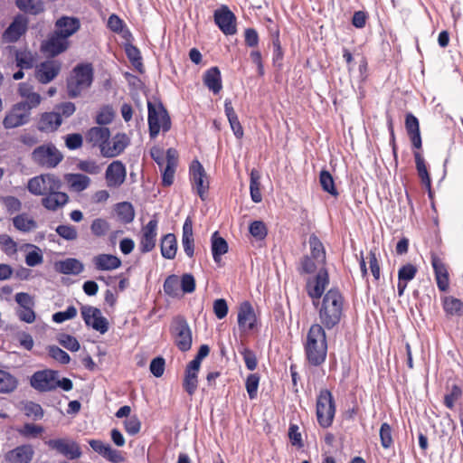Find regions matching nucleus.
Masks as SVG:
<instances>
[{"label":"nucleus","mask_w":463,"mask_h":463,"mask_svg":"<svg viewBox=\"0 0 463 463\" xmlns=\"http://www.w3.org/2000/svg\"><path fill=\"white\" fill-rule=\"evenodd\" d=\"M61 180L53 174H42L29 179L28 191L36 196H43L42 205L48 211L55 212L69 203V195L61 192Z\"/></svg>","instance_id":"1"},{"label":"nucleus","mask_w":463,"mask_h":463,"mask_svg":"<svg viewBox=\"0 0 463 463\" xmlns=\"http://www.w3.org/2000/svg\"><path fill=\"white\" fill-rule=\"evenodd\" d=\"M312 304L317 311L319 321L314 325H321L324 330L337 328L345 317V298L336 287L326 291L320 299Z\"/></svg>","instance_id":"2"},{"label":"nucleus","mask_w":463,"mask_h":463,"mask_svg":"<svg viewBox=\"0 0 463 463\" xmlns=\"http://www.w3.org/2000/svg\"><path fill=\"white\" fill-rule=\"evenodd\" d=\"M404 125L412 148L414 149L413 156L418 175L421 183L430 192L431 179L427 170L425 160L420 152L422 148V139L420 135V121L412 113L409 112L405 116Z\"/></svg>","instance_id":"3"},{"label":"nucleus","mask_w":463,"mask_h":463,"mask_svg":"<svg viewBox=\"0 0 463 463\" xmlns=\"http://www.w3.org/2000/svg\"><path fill=\"white\" fill-rule=\"evenodd\" d=\"M321 326V325H311L304 344L307 362L314 367L322 365L327 354L326 330L322 329Z\"/></svg>","instance_id":"4"},{"label":"nucleus","mask_w":463,"mask_h":463,"mask_svg":"<svg viewBox=\"0 0 463 463\" xmlns=\"http://www.w3.org/2000/svg\"><path fill=\"white\" fill-rule=\"evenodd\" d=\"M93 81V68L90 63L75 66L67 79V93L70 98H77L89 89Z\"/></svg>","instance_id":"5"},{"label":"nucleus","mask_w":463,"mask_h":463,"mask_svg":"<svg viewBox=\"0 0 463 463\" xmlns=\"http://www.w3.org/2000/svg\"><path fill=\"white\" fill-rule=\"evenodd\" d=\"M63 154L52 142L36 146L31 153L32 162L45 169L55 168L63 160Z\"/></svg>","instance_id":"6"},{"label":"nucleus","mask_w":463,"mask_h":463,"mask_svg":"<svg viewBox=\"0 0 463 463\" xmlns=\"http://www.w3.org/2000/svg\"><path fill=\"white\" fill-rule=\"evenodd\" d=\"M335 411V402L332 392L327 389L320 390L316 404V414L319 426L323 429L332 426Z\"/></svg>","instance_id":"7"},{"label":"nucleus","mask_w":463,"mask_h":463,"mask_svg":"<svg viewBox=\"0 0 463 463\" xmlns=\"http://www.w3.org/2000/svg\"><path fill=\"white\" fill-rule=\"evenodd\" d=\"M147 109V121L149 136L151 138H156L158 136L161 129L164 132H166L171 128L170 117L167 113V110L162 105V103L155 105L152 102H148Z\"/></svg>","instance_id":"8"},{"label":"nucleus","mask_w":463,"mask_h":463,"mask_svg":"<svg viewBox=\"0 0 463 463\" xmlns=\"http://www.w3.org/2000/svg\"><path fill=\"white\" fill-rule=\"evenodd\" d=\"M189 179L192 189L201 200H206L210 188L209 177L199 160L194 159L189 166Z\"/></svg>","instance_id":"9"},{"label":"nucleus","mask_w":463,"mask_h":463,"mask_svg":"<svg viewBox=\"0 0 463 463\" xmlns=\"http://www.w3.org/2000/svg\"><path fill=\"white\" fill-rule=\"evenodd\" d=\"M170 332L179 350L186 352L191 349L192 332L184 317L176 316L173 318Z\"/></svg>","instance_id":"10"},{"label":"nucleus","mask_w":463,"mask_h":463,"mask_svg":"<svg viewBox=\"0 0 463 463\" xmlns=\"http://www.w3.org/2000/svg\"><path fill=\"white\" fill-rule=\"evenodd\" d=\"M62 62L57 59L48 58L35 66L34 78L41 84H48L61 72Z\"/></svg>","instance_id":"11"},{"label":"nucleus","mask_w":463,"mask_h":463,"mask_svg":"<svg viewBox=\"0 0 463 463\" xmlns=\"http://www.w3.org/2000/svg\"><path fill=\"white\" fill-rule=\"evenodd\" d=\"M158 219L156 214L144 226L139 236L138 249L143 254L152 251L156 245Z\"/></svg>","instance_id":"12"},{"label":"nucleus","mask_w":463,"mask_h":463,"mask_svg":"<svg viewBox=\"0 0 463 463\" xmlns=\"http://www.w3.org/2000/svg\"><path fill=\"white\" fill-rule=\"evenodd\" d=\"M58 374V371L52 369L36 371L30 377V385L39 392L55 391V379Z\"/></svg>","instance_id":"13"},{"label":"nucleus","mask_w":463,"mask_h":463,"mask_svg":"<svg viewBox=\"0 0 463 463\" xmlns=\"http://www.w3.org/2000/svg\"><path fill=\"white\" fill-rule=\"evenodd\" d=\"M82 319L88 326L95 331L105 334L109 330V321L102 316L100 309L92 306H82L80 307Z\"/></svg>","instance_id":"14"},{"label":"nucleus","mask_w":463,"mask_h":463,"mask_svg":"<svg viewBox=\"0 0 463 463\" xmlns=\"http://www.w3.org/2000/svg\"><path fill=\"white\" fill-rule=\"evenodd\" d=\"M70 47V41L53 32L41 44V52L48 58L55 59L59 54L66 52Z\"/></svg>","instance_id":"15"},{"label":"nucleus","mask_w":463,"mask_h":463,"mask_svg":"<svg viewBox=\"0 0 463 463\" xmlns=\"http://www.w3.org/2000/svg\"><path fill=\"white\" fill-rule=\"evenodd\" d=\"M329 285V275L327 269L321 268L317 274L307 280L306 289L308 297L312 302L320 299L324 294L326 287Z\"/></svg>","instance_id":"16"},{"label":"nucleus","mask_w":463,"mask_h":463,"mask_svg":"<svg viewBox=\"0 0 463 463\" xmlns=\"http://www.w3.org/2000/svg\"><path fill=\"white\" fill-rule=\"evenodd\" d=\"M29 19L24 14H17L14 16L13 22L5 30L2 35L4 43H14L28 30Z\"/></svg>","instance_id":"17"},{"label":"nucleus","mask_w":463,"mask_h":463,"mask_svg":"<svg viewBox=\"0 0 463 463\" xmlns=\"http://www.w3.org/2000/svg\"><path fill=\"white\" fill-rule=\"evenodd\" d=\"M45 444L69 459L80 458L82 454L79 444L68 439H49L45 441Z\"/></svg>","instance_id":"18"},{"label":"nucleus","mask_w":463,"mask_h":463,"mask_svg":"<svg viewBox=\"0 0 463 463\" xmlns=\"http://www.w3.org/2000/svg\"><path fill=\"white\" fill-rule=\"evenodd\" d=\"M213 17L215 24L224 34L232 35L236 33V16L227 5H222L215 10Z\"/></svg>","instance_id":"19"},{"label":"nucleus","mask_w":463,"mask_h":463,"mask_svg":"<svg viewBox=\"0 0 463 463\" xmlns=\"http://www.w3.org/2000/svg\"><path fill=\"white\" fill-rule=\"evenodd\" d=\"M126 177V166L121 161L116 160L108 165L105 173L108 187L118 188L125 182Z\"/></svg>","instance_id":"20"},{"label":"nucleus","mask_w":463,"mask_h":463,"mask_svg":"<svg viewBox=\"0 0 463 463\" xmlns=\"http://www.w3.org/2000/svg\"><path fill=\"white\" fill-rule=\"evenodd\" d=\"M178 165V153L175 148H168L165 153V165L159 167L162 173V185L170 186L174 183L175 170Z\"/></svg>","instance_id":"21"},{"label":"nucleus","mask_w":463,"mask_h":463,"mask_svg":"<svg viewBox=\"0 0 463 463\" xmlns=\"http://www.w3.org/2000/svg\"><path fill=\"white\" fill-rule=\"evenodd\" d=\"M430 262L433 268L438 288L442 292L447 291L449 287V275L447 265L434 252L430 255Z\"/></svg>","instance_id":"22"},{"label":"nucleus","mask_w":463,"mask_h":463,"mask_svg":"<svg viewBox=\"0 0 463 463\" xmlns=\"http://www.w3.org/2000/svg\"><path fill=\"white\" fill-rule=\"evenodd\" d=\"M31 113L24 109V105L16 103L5 115L3 125L5 128H14L26 124L29 121Z\"/></svg>","instance_id":"23"},{"label":"nucleus","mask_w":463,"mask_h":463,"mask_svg":"<svg viewBox=\"0 0 463 463\" xmlns=\"http://www.w3.org/2000/svg\"><path fill=\"white\" fill-rule=\"evenodd\" d=\"M34 450L29 444L20 445L5 454L6 463H30L33 458Z\"/></svg>","instance_id":"24"},{"label":"nucleus","mask_w":463,"mask_h":463,"mask_svg":"<svg viewBox=\"0 0 463 463\" xmlns=\"http://www.w3.org/2000/svg\"><path fill=\"white\" fill-rule=\"evenodd\" d=\"M128 145L126 134L118 133L111 140H108L105 146L101 147V155L105 157H115L120 155Z\"/></svg>","instance_id":"25"},{"label":"nucleus","mask_w":463,"mask_h":463,"mask_svg":"<svg viewBox=\"0 0 463 463\" xmlns=\"http://www.w3.org/2000/svg\"><path fill=\"white\" fill-rule=\"evenodd\" d=\"M89 444L95 452L99 453L111 463H121L124 461V458L120 451L112 449L109 444L105 443L102 440L90 439Z\"/></svg>","instance_id":"26"},{"label":"nucleus","mask_w":463,"mask_h":463,"mask_svg":"<svg viewBox=\"0 0 463 463\" xmlns=\"http://www.w3.org/2000/svg\"><path fill=\"white\" fill-rule=\"evenodd\" d=\"M54 32L69 39L80 28V19L77 17L63 15L56 20Z\"/></svg>","instance_id":"27"},{"label":"nucleus","mask_w":463,"mask_h":463,"mask_svg":"<svg viewBox=\"0 0 463 463\" xmlns=\"http://www.w3.org/2000/svg\"><path fill=\"white\" fill-rule=\"evenodd\" d=\"M257 322L256 314L252 305L244 301L240 305L238 311V325L242 330H252Z\"/></svg>","instance_id":"28"},{"label":"nucleus","mask_w":463,"mask_h":463,"mask_svg":"<svg viewBox=\"0 0 463 463\" xmlns=\"http://www.w3.org/2000/svg\"><path fill=\"white\" fill-rule=\"evenodd\" d=\"M109 137L110 131L108 128L104 127L90 128L85 135L86 141L93 147L98 146L100 151L101 147L105 146Z\"/></svg>","instance_id":"29"},{"label":"nucleus","mask_w":463,"mask_h":463,"mask_svg":"<svg viewBox=\"0 0 463 463\" xmlns=\"http://www.w3.org/2000/svg\"><path fill=\"white\" fill-rule=\"evenodd\" d=\"M418 272L417 267L411 263L402 266L398 271V295L402 297L407 288L408 282L412 280Z\"/></svg>","instance_id":"30"},{"label":"nucleus","mask_w":463,"mask_h":463,"mask_svg":"<svg viewBox=\"0 0 463 463\" xmlns=\"http://www.w3.org/2000/svg\"><path fill=\"white\" fill-rule=\"evenodd\" d=\"M203 84L213 91L218 94L222 89L221 71L217 66L206 70L203 76Z\"/></svg>","instance_id":"31"},{"label":"nucleus","mask_w":463,"mask_h":463,"mask_svg":"<svg viewBox=\"0 0 463 463\" xmlns=\"http://www.w3.org/2000/svg\"><path fill=\"white\" fill-rule=\"evenodd\" d=\"M199 371L200 367L194 366L189 363L185 367L183 388L189 396H193L197 390Z\"/></svg>","instance_id":"32"},{"label":"nucleus","mask_w":463,"mask_h":463,"mask_svg":"<svg viewBox=\"0 0 463 463\" xmlns=\"http://www.w3.org/2000/svg\"><path fill=\"white\" fill-rule=\"evenodd\" d=\"M182 244L185 254L189 258L194 255V239L193 232V220L188 216L183 225Z\"/></svg>","instance_id":"33"},{"label":"nucleus","mask_w":463,"mask_h":463,"mask_svg":"<svg viewBox=\"0 0 463 463\" xmlns=\"http://www.w3.org/2000/svg\"><path fill=\"white\" fill-rule=\"evenodd\" d=\"M92 262L98 270H113L121 266V260L112 254L101 253L96 255Z\"/></svg>","instance_id":"34"},{"label":"nucleus","mask_w":463,"mask_h":463,"mask_svg":"<svg viewBox=\"0 0 463 463\" xmlns=\"http://www.w3.org/2000/svg\"><path fill=\"white\" fill-rule=\"evenodd\" d=\"M61 125L60 116L54 110L43 113L38 121L37 128L42 132L51 133L56 131Z\"/></svg>","instance_id":"35"},{"label":"nucleus","mask_w":463,"mask_h":463,"mask_svg":"<svg viewBox=\"0 0 463 463\" xmlns=\"http://www.w3.org/2000/svg\"><path fill=\"white\" fill-rule=\"evenodd\" d=\"M64 180L71 191L80 193L90 184V178L82 174H66Z\"/></svg>","instance_id":"36"},{"label":"nucleus","mask_w":463,"mask_h":463,"mask_svg":"<svg viewBox=\"0 0 463 463\" xmlns=\"http://www.w3.org/2000/svg\"><path fill=\"white\" fill-rule=\"evenodd\" d=\"M211 249L214 262L219 264L222 260V256L228 252L229 246L225 239L221 237L218 232H214L212 234Z\"/></svg>","instance_id":"37"},{"label":"nucleus","mask_w":463,"mask_h":463,"mask_svg":"<svg viewBox=\"0 0 463 463\" xmlns=\"http://www.w3.org/2000/svg\"><path fill=\"white\" fill-rule=\"evenodd\" d=\"M308 243L310 246V256L312 257L318 264L325 265L326 264V250L319 240V238L316 234H311L309 236Z\"/></svg>","instance_id":"38"},{"label":"nucleus","mask_w":463,"mask_h":463,"mask_svg":"<svg viewBox=\"0 0 463 463\" xmlns=\"http://www.w3.org/2000/svg\"><path fill=\"white\" fill-rule=\"evenodd\" d=\"M59 272L65 275H79L84 269L83 264L77 259L68 258L56 264Z\"/></svg>","instance_id":"39"},{"label":"nucleus","mask_w":463,"mask_h":463,"mask_svg":"<svg viewBox=\"0 0 463 463\" xmlns=\"http://www.w3.org/2000/svg\"><path fill=\"white\" fill-rule=\"evenodd\" d=\"M161 254L165 259H175L177 251V241L174 233H167L161 240Z\"/></svg>","instance_id":"40"},{"label":"nucleus","mask_w":463,"mask_h":463,"mask_svg":"<svg viewBox=\"0 0 463 463\" xmlns=\"http://www.w3.org/2000/svg\"><path fill=\"white\" fill-rule=\"evenodd\" d=\"M442 306L447 317H463V302L452 296L442 299Z\"/></svg>","instance_id":"41"},{"label":"nucleus","mask_w":463,"mask_h":463,"mask_svg":"<svg viewBox=\"0 0 463 463\" xmlns=\"http://www.w3.org/2000/svg\"><path fill=\"white\" fill-rule=\"evenodd\" d=\"M14 57L16 66L21 70H29L34 66L35 56L27 48L16 49L14 52Z\"/></svg>","instance_id":"42"},{"label":"nucleus","mask_w":463,"mask_h":463,"mask_svg":"<svg viewBox=\"0 0 463 463\" xmlns=\"http://www.w3.org/2000/svg\"><path fill=\"white\" fill-rule=\"evenodd\" d=\"M15 5L22 12L33 15L40 14L45 9L43 0H15Z\"/></svg>","instance_id":"43"},{"label":"nucleus","mask_w":463,"mask_h":463,"mask_svg":"<svg viewBox=\"0 0 463 463\" xmlns=\"http://www.w3.org/2000/svg\"><path fill=\"white\" fill-rule=\"evenodd\" d=\"M18 385L17 379L9 372L0 369V393H10Z\"/></svg>","instance_id":"44"},{"label":"nucleus","mask_w":463,"mask_h":463,"mask_svg":"<svg viewBox=\"0 0 463 463\" xmlns=\"http://www.w3.org/2000/svg\"><path fill=\"white\" fill-rule=\"evenodd\" d=\"M319 183L325 192L328 193L335 198L338 197L339 192L335 187L334 178L329 171L321 170L319 174Z\"/></svg>","instance_id":"45"},{"label":"nucleus","mask_w":463,"mask_h":463,"mask_svg":"<svg viewBox=\"0 0 463 463\" xmlns=\"http://www.w3.org/2000/svg\"><path fill=\"white\" fill-rule=\"evenodd\" d=\"M116 212L118 217L123 223H130L135 218L133 205L128 202H123L117 204Z\"/></svg>","instance_id":"46"},{"label":"nucleus","mask_w":463,"mask_h":463,"mask_svg":"<svg viewBox=\"0 0 463 463\" xmlns=\"http://www.w3.org/2000/svg\"><path fill=\"white\" fill-rule=\"evenodd\" d=\"M260 176L257 170H252L250 173V193L251 200L254 203H260L262 200V195L260 193Z\"/></svg>","instance_id":"47"},{"label":"nucleus","mask_w":463,"mask_h":463,"mask_svg":"<svg viewBox=\"0 0 463 463\" xmlns=\"http://www.w3.org/2000/svg\"><path fill=\"white\" fill-rule=\"evenodd\" d=\"M24 414L34 420H41L43 417L44 411L39 403L34 402H25L22 409Z\"/></svg>","instance_id":"48"},{"label":"nucleus","mask_w":463,"mask_h":463,"mask_svg":"<svg viewBox=\"0 0 463 463\" xmlns=\"http://www.w3.org/2000/svg\"><path fill=\"white\" fill-rule=\"evenodd\" d=\"M14 226L24 232H30L31 230L36 228V222L27 217L25 213L18 214L13 219Z\"/></svg>","instance_id":"49"},{"label":"nucleus","mask_w":463,"mask_h":463,"mask_svg":"<svg viewBox=\"0 0 463 463\" xmlns=\"http://www.w3.org/2000/svg\"><path fill=\"white\" fill-rule=\"evenodd\" d=\"M463 392L459 385L453 384L451 385L448 393L444 396L443 403L446 408L449 410H453L455 408V403L462 397Z\"/></svg>","instance_id":"50"},{"label":"nucleus","mask_w":463,"mask_h":463,"mask_svg":"<svg viewBox=\"0 0 463 463\" xmlns=\"http://www.w3.org/2000/svg\"><path fill=\"white\" fill-rule=\"evenodd\" d=\"M115 117V111L110 105L101 107L96 115L95 121L97 124L103 126L110 124Z\"/></svg>","instance_id":"51"},{"label":"nucleus","mask_w":463,"mask_h":463,"mask_svg":"<svg viewBox=\"0 0 463 463\" xmlns=\"http://www.w3.org/2000/svg\"><path fill=\"white\" fill-rule=\"evenodd\" d=\"M260 380V374L257 373H250L246 378L245 388L250 400H254L258 396Z\"/></svg>","instance_id":"52"},{"label":"nucleus","mask_w":463,"mask_h":463,"mask_svg":"<svg viewBox=\"0 0 463 463\" xmlns=\"http://www.w3.org/2000/svg\"><path fill=\"white\" fill-rule=\"evenodd\" d=\"M269 32L273 37V62L276 63L283 59V50L279 40V30L275 26V28H269Z\"/></svg>","instance_id":"53"},{"label":"nucleus","mask_w":463,"mask_h":463,"mask_svg":"<svg viewBox=\"0 0 463 463\" xmlns=\"http://www.w3.org/2000/svg\"><path fill=\"white\" fill-rule=\"evenodd\" d=\"M380 440L383 449H390L393 444L392 430L389 423L383 422L380 428Z\"/></svg>","instance_id":"54"},{"label":"nucleus","mask_w":463,"mask_h":463,"mask_svg":"<svg viewBox=\"0 0 463 463\" xmlns=\"http://www.w3.org/2000/svg\"><path fill=\"white\" fill-rule=\"evenodd\" d=\"M125 52L133 66L136 68L142 66L140 51L137 47L133 45L132 43H125Z\"/></svg>","instance_id":"55"},{"label":"nucleus","mask_w":463,"mask_h":463,"mask_svg":"<svg viewBox=\"0 0 463 463\" xmlns=\"http://www.w3.org/2000/svg\"><path fill=\"white\" fill-rule=\"evenodd\" d=\"M56 233L66 241H75L78 238L76 227L71 224H61L55 229Z\"/></svg>","instance_id":"56"},{"label":"nucleus","mask_w":463,"mask_h":463,"mask_svg":"<svg viewBox=\"0 0 463 463\" xmlns=\"http://www.w3.org/2000/svg\"><path fill=\"white\" fill-rule=\"evenodd\" d=\"M164 291L170 297L178 296L179 292V279L176 275L168 276L164 282Z\"/></svg>","instance_id":"57"},{"label":"nucleus","mask_w":463,"mask_h":463,"mask_svg":"<svg viewBox=\"0 0 463 463\" xmlns=\"http://www.w3.org/2000/svg\"><path fill=\"white\" fill-rule=\"evenodd\" d=\"M43 428L33 423H25L17 430L18 433L24 438H37L43 432Z\"/></svg>","instance_id":"58"},{"label":"nucleus","mask_w":463,"mask_h":463,"mask_svg":"<svg viewBox=\"0 0 463 463\" xmlns=\"http://www.w3.org/2000/svg\"><path fill=\"white\" fill-rule=\"evenodd\" d=\"M250 233L257 240H264L268 235V229L262 221H254L249 226Z\"/></svg>","instance_id":"59"},{"label":"nucleus","mask_w":463,"mask_h":463,"mask_svg":"<svg viewBox=\"0 0 463 463\" xmlns=\"http://www.w3.org/2000/svg\"><path fill=\"white\" fill-rule=\"evenodd\" d=\"M90 230L93 235L96 237L105 236L109 231V223L102 218H97L93 220Z\"/></svg>","instance_id":"60"},{"label":"nucleus","mask_w":463,"mask_h":463,"mask_svg":"<svg viewBox=\"0 0 463 463\" xmlns=\"http://www.w3.org/2000/svg\"><path fill=\"white\" fill-rule=\"evenodd\" d=\"M56 114H59L61 122L63 118H68L72 116L76 110L75 104L71 101L57 104L54 108Z\"/></svg>","instance_id":"61"},{"label":"nucleus","mask_w":463,"mask_h":463,"mask_svg":"<svg viewBox=\"0 0 463 463\" xmlns=\"http://www.w3.org/2000/svg\"><path fill=\"white\" fill-rule=\"evenodd\" d=\"M48 354L61 364H67L71 361L70 355L56 345H50L47 348Z\"/></svg>","instance_id":"62"},{"label":"nucleus","mask_w":463,"mask_h":463,"mask_svg":"<svg viewBox=\"0 0 463 463\" xmlns=\"http://www.w3.org/2000/svg\"><path fill=\"white\" fill-rule=\"evenodd\" d=\"M288 439L290 440V443L298 448L301 449L304 447V442L302 439V435L299 430V427L295 423H290L288 428Z\"/></svg>","instance_id":"63"},{"label":"nucleus","mask_w":463,"mask_h":463,"mask_svg":"<svg viewBox=\"0 0 463 463\" xmlns=\"http://www.w3.org/2000/svg\"><path fill=\"white\" fill-rule=\"evenodd\" d=\"M59 343L66 349L76 352L80 349V345L79 341L72 335L62 334L59 337Z\"/></svg>","instance_id":"64"}]
</instances>
